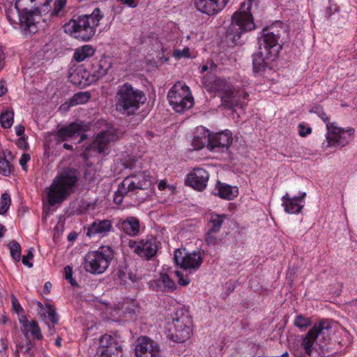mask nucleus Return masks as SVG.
<instances>
[{"mask_svg":"<svg viewBox=\"0 0 357 357\" xmlns=\"http://www.w3.org/2000/svg\"><path fill=\"white\" fill-rule=\"evenodd\" d=\"M333 333L327 321L315 324L301 340L291 344V350L296 357H322L328 351V345Z\"/></svg>","mask_w":357,"mask_h":357,"instance_id":"f257e3e1","label":"nucleus"},{"mask_svg":"<svg viewBox=\"0 0 357 357\" xmlns=\"http://www.w3.org/2000/svg\"><path fill=\"white\" fill-rule=\"evenodd\" d=\"M280 31L276 26L263 29L258 39L259 51L253 54L252 64L255 73L265 70L270 61L278 55L282 45L279 43Z\"/></svg>","mask_w":357,"mask_h":357,"instance_id":"f03ea898","label":"nucleus"},{"mask_svg":"<svg viewBox=\"0 0 357 357\" xmlns=\"http://www.w3.org/2000/svg\"><path fill=\"white\" fill-rule=\"evenodd\" d=\"M104 15L100 8H95L90 15H83L77 19L71 20L65 24V33L82 41H88L92 38Z\"/></svg>","mask_w":357,"mask_h":357,"instance_id":"7ed1b4c3","label":"nucleus"},{"mask_svg":"<svg viewBox=\"0 0 357 357\" xmlns=\"http://www.w3.org/2000/svg\"><path fill=\"white\" fill-rule=\"evenodd\" d=\"M79 178V172L72 168L63 169L53 180L47 195L50 205L63 202L73 191Z\"/></svg>","mask_w":357,"mask_h":357,"instance_id":"20e7f679","label":"nucleus"},{"mask_svg":"<svg viewBox=\"0 0 357 357\" xmlns=\"http://www.w3.org/2000/svg\"><path fill=\"white\" fill-rule=\"evenodd\" d=\"M146 100L144 93L134 88L130 84L119 86L115 95V109L123 115L130 116L140 108Z\"/></svg>","mask_w":357,"mask_h":357,"instance_id":"39448f33","label":"nucleus"},{"mask_svg":"<svg viewBox=\"0 0 357 357\" xmlns=\"http://www.w3.org/2000/svg\"><path fill=\"white\" fill-rule=\"evenodd\" d=\"M192 327V321L188 311L178 309L174 312L169 324V336L174 342H183L190 338Z\"/></svg>","mask_w":357,"mask_h":357,"instance_id":"423d86ee","label":"nucleus"},{"mask_svg":"<svg viewBox=\"0 0 357 357\" xmlns=\"http://www.w3.org/2000/svg\"><path fill=\"white\" fill-rule=\"evenodd\" d=\"M113 258V250L109 246H102L98 250L86 254L84 268L89 273L101 274L109 267Z\"/></svg>","mask_w":357,"mask_h":357,"instance_id":"0eeeda50","label":"nucleus"},{"mask_svg":"<svg viewBox=\"0 0 357 357\" xmlns=\"http://www.w3.org/2000/svg\"><path fill=\"white\" fill-rule=\"evenodd\" d=\"M206 87L210 91H217L222 93L221 96L222 104L228 109H233L239 105V98L238 93L234 92L231 86L225 79L216 77L213 74H210L205 82Z\"/></svg>","mask_w":357,"mask_h":357,"instance_id":"6e6552de","label":"nucleus"},{"mask_svg":"<svg viewBox=\"0 0 357 357\" xmlns=\"http://www.w3.org/2000/svg\"><path fill=\"white\" fill-rule=\"evenodd\" d=\"M167 98L173 109L178 113L183 112L193 105V98L189 87L181 82L176 83L170 89Z\"/></svg>","mask_w":357,"mask_h":357,"instance_id":"1a4fd4ad","label":"nucleus"},{"mask_svg":"<svg viewBox=\"0 0 357 357\" xmlns=\"http://www.w3.org/2000/svg\"><path fill=\"white\" fill-rule=\"evenodd\" d=\"M354 129L349 128L344 130L339 127L337 123L328 124L326 133V148L345 146L352 139Z\"/></svg>","mask_w":357,"mask_h":357,"instance_id":"9d476101","label":"nucleus"},{"mask_svg":"<svg viewBox=\"0 0 357 357\" xmlns=\"http://www.w3.org/2000/svg\"><path fill=\"white\" fill-rule=\"evenodd\" d=\"M152 185L151 176L146 172H140L126 177L122 182V190L125 192L137 193L139 190H146Z\"/></svg>","mask_w":357,"mask_h":357,"instance_id":"9b49d317","label":"nucleus"},{"mask_svg":"<svg viewBox=\"0 0 357 357\" xmlns=\"http://www.w3.org/2000/svg\"><path fill=\"white\" fill-rule=\"evenodd\" d=\"M174 261L183 269L197 270L203 261V254L200 251L183 253L177 249L174 252Z\"/></svg>","mask_w":357,"mask_h":357,"instance_id":"f8f14e48","label":"nucleus"},{"mask_svg":"<svg viewBox=\"0 0 357 357\" xmlns=\"http://www.w3.org/2000/svg\"><path fill=\"white\" fill-rule=\"evenodd\" d=\"M122 135V132L117 129L109 127L97 135L94 141L91 144V149L99 153H106L108 149V144L115 142Z\"/></svg>","mask_w":357,"mask_h":357,"instance_id":"ddd939ff","label":"nucleus"},{"mask_svg":"<svg viewBox=\"0 0 357 357\" xmlns=\"http://www.w3.org/2000/svg\"><path fill=\"white\" fill-rule=\"evenodd\" d=\"M207 132V149L211 151L220 152L227 149L232 142L231 132L226 130L216 133Z\"/></svg>","mask_w":357,"mask_h":357,"instance_id":"4468645a","label":"nucleus"},{"mask_svg":"<svg viewBox=\"0 0 357 357\" xmlns=\"http://www.w3.org/2000/svg\"><path fill=\"white\" fill-rule=\"evenodd\" d=\"M128 245L133 249L135 253L146 259H150L153 257L158 250L157 241L153 237L143 239L139 242L130 241Z\"/></svg>","mask_w":357,"mask_h":357,"instance_id":"2eb2a0df","label":"nucleus"},{"mask_svg":"<svg viewBox=\"0 0 357 357\" xmlns=\"http://www.w3.org/2000/svg\"><path fill=\"white\" fill-rule=\"evenodd\" d=\"M230 0H194L197 10L208 15H215L222 11Z\"/></svg>","mask_w":357,"mask_h":357,"instance_id":"dca6fc26","label":"nucleus"},{"mask_svg":"<svg viewBox=\"0 0 357 357\" xmlns=\"http://www.w3.org/2000/svg\"><path fill=\"white\" fill-rule=\"evenodd\" d=\"M160 349L158 344L146 337H139L135 347L136 357H158Z\"/></svg>","mask_w":357,"mask_h":357,"instance_id":"f3484780","label":"nucleus"},{"mask_svg":"<svg viewBox=\"0 0 357 357\" xmlns=\"http://www.w3.org/2000/svg\"><path fill=\"white\" fill-rule=\"evenodd\" d=\"M208 178L209 174L205 169L196 168L187 176L185 183L192 188L202 191L207 185Z\"/></svg>","mask_w":357,"mask_h":357,"instance_id":"a211bd4d","label":"nucleus"},{"mask_svg":"<svg viewBox=\"0 0 357 357\" xmlns=\"http://www.w3.org/2000/svg\"><path fill=\"white\" fill-rule=\"evenodd\" d=\"M82 123H72L68 126L59 128L55 133V140L57 142H65L75 135H80L85 130Z\"/></svg>","mask_w":357,"mask_h":357,"instance_id":"6ab92c4d","label":"nucleus"},{"mask_svg":"<svg viewBox=\"0 0 357 357\" xmlns=\"http://www.w3.org/2000/svg\"><path fill=\"white\" fill-rule=\"evenodd\" d=\"M305 196V192H303L299 197H290L288 193L284 195L282 200L285 212L291 214L300 213L303 207L302 203Z\"/></svg>","mask_w":357,"mask_h":357,"instance_id":"aec40b11","label":"nucleus"},{"mask_svg":"<svg viewBox=\"0 0 357 357\" xmlns=\"http://www.w3.org/2000/svg\"><path fill=\"white\" fill-rule=\"evenodd\" d=\"M112 229V225L110 220H97L89 226L86 235L91 238L96 236H105Z\"/></svg>","mask_w":357,"mask_h":357,"instance_id":"412c9836","label":"nucleus"},{"mask_svg":"<svg viewBox=\"0 0 357 357\" xmlns=\"http://www.w3.org/2000/svg\"><path fill=\"white\" fill-rule=\"evenodd\" d=\"M117 275L120 282L123 284H128L129 281L131 282H137L139 279L137 274V270L132 263L126 262L121 266Z\"/></svg>","mask_w":357,"mask_h":357,"instance_id":"4be33fe9","label":"nucleus"},{"mask_svg":"<svg viewBox=\"0 0 357 357\" xmlns=\"http://www.w3.org/2000/svg\"><path fill=\"white\" fill-rule=\"evenodd\" d=\"M118 226L126 234L130 236H136L139 233V221L137 218L132 216H129L124 219H120L119 220Z\"/></svg>","mask_w":357,"mask_h":357,"instance_id":"5701e85b","label":"nucleus"},{"mask_svg":"<svg viewBox=\"0 0 357 357\" xmlns=\"http://www.w3.org/2000/svg\"><path fill=\"white\" fill-rule=\"evenodd\" d=\"M215 195L228 200L233 199L238 195V190L236 186H231L226 183L218 181L215 185Z\"/></svg>","mask_w":357,"mask_h":357,"instance_id":"b1692460","label":"nucleus"},{"mask_svg":"<svg viewBox=\"0 0 357 357\" xmlns=\"http://www.w3.org/2000/svg\"><path fill=\"white\" fill-rule=\"evenodd\" d=\"M103 349L109 350L111 354L114 353V350H121V346H119L116 340L111 335L105 334L100 338V347L98 349Z\"/></svg>","mask_w":357,"mask_h":357,"instance_id":"393cba45","label":"nucleus"},{"mask_svg":"<svg viewBox=\"0 0 357 357\" xmlns=\"http://www.w3.org/2000/svg\"><path fill=\"white\" fill-rule=\"evenodd\" d=\"M95 53V49L89 45H85L75 51L73 58L77 62H81L91 57Z\"/></svg>","mask_w":357,"mask_h":357,"instance_id":"a878e982","label":"nucleus"},{"mask_svg":"<svg viewBox=\"0 0 357 357\" xmlns=\"http://www.w3.org/2000/svg\"><path fill=\"white\" fill-rule=\"evenodd\" d=\"M226 218L225 215H220L217 213H211L210 215L208 230L211 231L218 232L222 227L224 220Z\"/></svg>","mask_w":357,"mask_h":357,"instance_id":"bb28decb","label":"nucleus"},{"mask_svg":"<svg viewBox=\"0 0 357 357\" xmlns=\"http://www.w3.org/2000/svg\"><path fill=\"white\" fill-rule=\"evenodd\" d=\"M91 98V94L88 91L79 92L75 93L70 99V105L71 106L84 104L86 102Z\"/></svg>","mask_w":357,"mask_h":357,"instance_id":"cd10ccee","label":"nucleus"},{"mask_svg":"<svg viewBox=\"0 0 357 357\" xmlns=\"http://www.w3.org/2000/svg\"><path fill=\"white\" fill-rule=\"evenodd\" d=\"M13 111H5L0 116L1 125L3 128H10L13 123Z\"/></svg>","mask_w":357,"mask_h":357,"instance_id":"c85d7f7f","label":"nucleus"},{"mask_svg":"<svg viewBox=\"0 0 357 357\" xmlns=\"http://www.w3.org/2000/svg\"><path fill=\"white\" fill-rule=\"evenodd\" d=\"M10 255L15 261H19L21 258V246L20 243L15 241L9 243Z\"/></svg>","mask_w":357,"mask_h":357,"instance_id":"c756f323","label":"nucleus"},{"mask_svg":"<svg viewBox=\"0 0 357 357\" xmlns=\"http://www.w3.org/2000/svg\"><path fill=\"white\" fill-rule=\"evenodd\" d=\"M158 282L163 284L164 287L168 291H174L176 289L174 282L166 273H162Z\"/></svg>","mask_w":357,"mask_h":357,"instance_id":"7c9ffc66","label":"nucleus"},{"mask_svg":"<svg viewBox=\"0 0 357 357\" xmlns=\"http://www.w3.org/2000/svg\"><path fill=\"white\" fill-rule=\"evenodd\" d=\"M294 324L296 327L301 330H304L311 324V321L309 318L305 317L301 314L297 315L294 321Z\"/></svg>","mask_w":357,"mask_h":357,"instance_id":"2f4dec72","label":"nucleus"},{"mask_svg":"<svg viewBox=\"0 0 357 357\" xmlns=\"http://www.w3.org/2000/svg\"><path fill=\"white\" fill-rule=\"evenodd\" d=\"M11 203L10 197L8 193H3L0 199V214H5Z\"/></svg>","mask_w":357,"mask_h":357,"instance_id":"473e14b6","label":"nucleus"},{"mask_svg":"<svg viewBox=\"0 0 357 357\" xmlns=\"http://www.w3.org/2000/svg\"><path fill=\"white\" fill-rule=\"evenodd\" d=\"M45 319L52 322L53 325L57 324L58 317L56 310L50 305H46V312L44 314Z\"/></svg>","mask_w":357,"mask_h":357,"instance_id":"72a5a7b5","label":"nucleus"},{"mask_svg":"<svg viewBox=\"0 0 357 357\" xmlns=\"http://www.w3.org/2000/svg\"><path fill=\"white\" fill-rule=\"evenodd\" d=\"M12 165L6 158H0V174L3 176H8L12 171Z\"/></svg>","mask_w":357,"mask_h":357,"instance_id":"f704fd0d","label":"nucleus"},{"mask_svg":"<svg viewBox=\"0 0 357 357\" xmlns=\"http://www.w3.org/2000/svg\"><path fill=\"white\" fill-rule=\"evenodd\" d=\"M30 332L32 335H33L36 339L41 340L43 338V335L41 333V331L35 321H30V325L27 329V333Z\"/></svg>","mask_w":357,"mask_h":357,"instance_id":"c9c22d12","label":"nucleus"},{"mask_svg":"<svg viewBox=\"0 0 357 357\" xmlns=\"http://www.w3.org/2000/svg\"><path fill=\"white\" fill-rule=\"evenodd\" d=\"M207 134H204V136L199 137L196 136L192 140V146H193V149L199 150L202 149L206 142Z\"/></svg>","mask_w":357,"mask_h":357,"instance_id":"e433bc0d","label":"nucleus"},{"mask_svg":"<svg viewBox=\"0 0 357 357\" xmlns=\"http://www.w3.org/2000/svg\"><path fill=\"white\" fill-rule=\"evenodd\" d=\"M218 232L211 231V230H208L206 236V243L208 245H215L218 243V238L216 234Z\"/></svg>","mask_w":357,"mask_h":357,"instance_id":"4c0bfd02","label":"nucleus"},{"mask_svg":"<svg viewBox=\"0 0 357 357\" xmlns=\"http://www.w3.org/2000/svg\"><path fill=\"white\" fill-rule=\"evenodd\" d=\"M66 0H56L54 3V9L52 11L51 15L59 16L62 8L66 6Z\"/></svg>","mask_w":357,"mask_h":357,"instance_id":"58836bf2","label":"nucleus"},{"mask_svg":"<svg viewBox=\"0 0 357 357\" xmlns=\"http://www.w3.org/2000/svg\"><path fill=\"white\" fill-rule=\"evenodd\" d=\"M173 56L177 59H180L181 58H189L190 50L188 47H185L183 50H175L173 53Z\"/></svg>","mask_w":357,"mask_h":357,"instance_id":"ea45409f","label":"nucleus"},{"mask_svg":"<svg viewBox=\"0 0 357 357\" xmlns=\"http://www.w3.org/2000/svg\"><path fill=\"white\" fill-rule=\"evenodd\" d=\"M33 250L34 249L33 248H29L27 255L23 256L22 259L23 264L29 268H31L33 266V264L31 263L29 260L33 258Z\"/></svg>","mask_w":357,"mask_h":357,"instance_id":"a19ab883","label":"nucleus"},{"mask_svg":"<svg viewBox=\"0 0 357 357\" xmlns=\"http://www.w3.org/2000/svg\"><path fill=\"white\" fill-rule=\"evenodd\" d=\"M109 66L106 63V62L101 61L98 64V70H97L96 77L100 78L107 73Z\"/></svg>","mask_w":357,"mask_h":357,"instance_id":"79ce46f5","label":"nucleus"},{"mask_svg":"<svg viewBox=\"0 0 357 357\" xmlns=\"http://www.w3.org/2000/svg\"><path fill=\"white\" fill-rule=\"evenodd\" d=\"M65 271V278L66 280L69 281V282L73 285H77V282L73 279V269L70 266H67L64 268Z\"/></svg>","mask_w":357,"mask_h":357,"instance_id":"37998d69","label":"nucleus"},{"mask_svg":"<svg viewBox=\"0 0 357 357\" xmlns=\"http://www.w3.org/2000/svg\"><path fill=\"white\" fill-rule=\"evenodd\" d=\"M175 275L178 279V282L180 285L185 286L189 284V278L188 277L184 278L183 274L181 271H175Z\"/></svg>","mask_w":357,"mask_h":357,"instance_id":"c03bdc74","label":"nucleus"},{"mask_svg":"<svg viewBox=\"0 0 357 357\" xmlns=\"http://www.w3.org/2000/svg\"><path fill=\"white\" fill-rule=\"evenodd\" d=\"M12 306L13 310L17 314H20L23 312V308L20 305L18 300L15 296H12Z\"/></svg>","mask_w":357,"mask_h":357,"instance_id":"a18cd8bd","label":"nucleus"},{"mask_svg":"<svg viewBox=\"0 0 357 357\" xmlns=\"http://www.w3.org/2000/svg\"><path fill=\"white\" fill-rule=\"evenodd\" d=\"M19 321L22 324V331L25 336L27 335V329L30 325V322L28 321L26 316H22L19 318Z\"/></svg>","mask_w":357,"mask_h":357,"instance_id":"49530a36","label":"nucleus"},{"mask_svg":"<svg viewBox=\"0 0 357 357\" xmlns=\"http://www.w3.org/2000/svg\"><path fill=\"white\" fill-rule=\"evenodd\" d=\"M84 178L89 181H92L96 178V173L91 167H89L85 171Z\"/></svg>","mask_w":357,"mask_h":357,"instance_id":"de8ad7c7","label":"nucleus"},{"mask_svg":"<svg viewBox=\"0 0 357 357\" xmlns=\"http://www.w3.org/2000/svg\"><path fill=\"white\" fill-rule=\"evenodd\" d=\"M29 160L30 156L29 154L24 153L22 155L21 158L20 160V164L24 170H26V163Z\"/></svg>","mask_w":357,"mask_h":357,"instance_id":"09e8293b","label":"nucleus"},{"mask_svg":"<svg viewBox=\"0 0 357 357\" xmlns=\"http://www.w3.org/2000/svg\"><path fill=\"white\" fill-rule=\"evenodd\" d=\"M319 116L324 121V122L326 124V128L328 129V124H335V122L331 123L329 121V118L326 115V114L323 112L322 110H320L319 112Z\"/></svg>","mask_w":357,"mask_h":357,"instance_id":"8fccbe9b","label":"nucleus"},{"mask_svg":"<svg viewBox=\"0 0 357 357\" xmlns=\"http://www.w3.org/2000/svg\"><path fill=\"white\" fill-rule=\"evenodd\" d=\"M111 353L109 352V350H105L102 349H98L97 353L95 357H110Z\"/></svg>","mask_w":357,"mask_h":357,"instance_id":"3c124183","label":"nucleus"},{"mask_svg":"<svg viewBox=\"0 0 357 357\" xmlns=\"http://www.w3.org/2000/svg\"><path fill=\"white\" fill-rule=\"evenodd\" d=\"M122 190V187L121 188L119 189L118 190V192L119 193V194H116L114 197V202L117 203V204H121V202H122V195L123 194H128V192H125L126 191H127V190H123V192H121L120 190Z\"/></svg>","mask_w":357,"mask_h":357,"instance_id":"603ef678","label":"nucleus"},{"mask_svg":"<svg viewBox=\"0 0 357 357\" xmlns=\"http://www.w3.org/2000/svg\"><path fill=\"white\" fill-rule=\"evenodd\" d=\"M299 128V135L301 137H305L307 135L310 134L312 132V129L310 128H305L303 125H300Z\"/></svg>","mask_w":357,"mask_h":357,"instance_id":"864d4df0","label":"nucleus"},{"mask_svg":"<svg viewBox=\"0 0 357 357\" xmlns=\"http://www.w3.org/2000/svg\"><path fill=\"white\" fill-rule=\"evenodd\" d=\"M7 92V88L5 81H0V97Z\"/></svg>","mask_w":357,"mask_h":357,"instance_id":"5fc2aeb1","label":"nucleus"},{"mask_svg":"<svg viewBox=\"0 0 357 357\" xmlns=\"http://www.w3.org/2000/svg\"><path fill=\"white\" fill-rule=\"evenodd\" d=\"M121 1L131 8H135L137 5L135 0H121Z\"/></svg>","mask_w":357,"mask_h":357,"instance_id":"6e6d98bb","label":"nucleus"},{"mask_svg":"<svg viewBox=\"0 0 357 357\" xmlns=\"http://www.w3.org/2000/svg\"><path fill=\"white\" fill-rule=\"evenodd\" d=\"M15 129L17 136H22L24 132V127L21 125L15 126Z\"/></svg>","mask_w":357,"mask_h":357,"instance_id":"4d7b16f0","label":"nucleus"},{"mask_svg":"<svg viewBox=\"0 0 357 357\" xmlns=\"http://www.w3.org/2000/svg\"><path fill=\"white\" fill-rule=\"evenodd\" d=\"M15 344H16V353H19L23 351L24 348V345L20 344L17 340H15Z\"/></svg>","mask_w":357,"mask_h":357,"instance_id":"13d9d810","label":"nucleus"},{"mask_svg":"<svg viewBox=\"0 0 357 357\" xmlns=\"http://www.w3.org/2000/svg\"><path fill=\"white\" fill-rule=\"evenodd\" d=\"M167 187V183L165 181L162 180L159 182L158 188L160 190H163Z\"/></svg>","mask_w":357,"mask_h":357,"instance_id":"bf43d9fd","label":"nucleus"},{"mask_svg":"<svg viewBox=\"0 0 357 357\" xmlns=\"http://www.w3.org/2000/svg\"><path fill=\"white\" fill-rule=\"evenodd\" d=\"M4 65V56L3 54V50L0 48V70L3 68Z\"/></svg>","mask_w":357,"mask_h":357,"instance_id":"052dcab7","label":"nucleus"},{"mask_svg":"<svg viewBox=\"0 0 357 357\" xmlns=\"http://www.w3.org/2000/svg\"><path fill=\"white\" fill-rule=\"evenodd\" d=\"M30 350H31V343L29 341H28L26 342V344L24 346V348L22 352L26 354V353L29 352Z\"/></svg>","mask_w":357,"mask_h":357,"instance_id":"680f3d73","label":"nucleus"},{"mask_svg":"<svg viewBox=\"0 0 357 357\" xmlns=\"http://www.w3.org/2000/svg\"><path fill=\"white\" fill-rule=\"evenodd\" d=\"M18 144H19V146H24V147H26V141H25L24 138H20V139H19V140H18Z\"/></svg>","mask_w":357,"mask_h":357,"instance_id":"e2e57ef3","label":"nucleus"},{"mask_svg":"<svg viewBox=\"0 0 357 357\" xmlns=\"http://www.w3.org/2000/svg\"><path fill=\"white\" fill-rule=\"evenodd\" d=\"M63 147L65 149H67V150H72L73 149V146L70 145V144H66V143L63 144Z\"/></svg>","mask_w":357,"mask_h":357,"instance_id":"0e129e2a","label":"nucleus"},{"mask_svg":"<svg viewBox=\"0 0 357 357\" xmlns=\"http://www.w3.org/2000/svg\"><path fill=\"white\" fill-rule=\"evenodd\" d=\"M5 231V228L3 225L0 224V238H1L3 235V232Z\"/></svg>","mask_w":357,"mask_h":357,"instance_id":"69168bd1","label":"nucleus"},{"mask_svg":"<svg viewBox=\"0 0 357 357\" xmlns=\"http://www.w3.org/2000/svg\"><path fill=\"white\" fill-rule=\"evenodd\" d=\"M208 70V67L207 65H204L202 67V69H201V73H203L206 71H207Z\"/></svg>","mask_w":357,"mask_h":357,"instance_id":"338daca9","label":"nucleus"},{"mask_svg":"<svg viewBox=\"0 0 357 357\" xmlns=\"http://www.w3.org/2000/svg\"><path fill=\"white\" fill-rule=\"evenodd\" d=\"M55 344H56V346L61 347V337H58L56 340Z\"/></svg>","mask_w":357,"mask_h":357,"instance_id":"774afa93","label":"nucleus"}]
</instances>
